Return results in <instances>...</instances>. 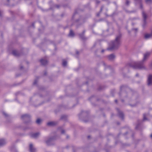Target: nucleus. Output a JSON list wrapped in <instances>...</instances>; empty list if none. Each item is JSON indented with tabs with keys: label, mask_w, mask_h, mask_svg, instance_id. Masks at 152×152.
Returning <instances> with one entry per match:
<instances>
[{
	"label": "nucleus",
	"mask_w": 152,
	"mask_h": 152,
	"mask_svg": "<svg viewBox=\"0 0 152 152\" xmlns=\"http://www.w3.org/2000/svg\"><path fill=\"white\" fill-rule=\"evenodd\" d=\"M76 53L77 54H79V52L78 51H77L76 52Z\"/></svg>",
	"instance_id": "nucleus-33"
},
{
	"label": "nucleus",
	"mask_w": 152,
	"mask_h": 152,
	"mask_svg": "<svg viewBox=\"0 0 152 152\" xmlns=\"http://www.w3.org/2000/svg\"><path fill=\"white\" fill-rule=\"evenodd\" d=\"M40 62L41 64L43 65H46L48 63L47 60L46 59H41L40 60Z\"/></svg>",
	"instance_id": "nucleus-9"
},
{
	"label": "nucleus",
	"mask_w": 152,
	"mask_h": 152,
	"mask_svg": "<svg viewBox=\"0 0 152 152\" xmlns=\"http://www.w3.org/2000/svg\"><path fill=\"white\" fill-rule=\"evenodd\" d=\"M132 30H134L135 31L137 32V31L138 29L137 28H133Z\"/></svg>",
	"instance_id": "nucleus-26"
},
{
	"label": "nucleus",
	"mask_w": 152,
	"mask_h": 152,
	"mask_svg": "<svg viewBox=\"0 0 152 152\" xmlns=\"http://www.w3.org/2000/svg\"><path fill=\"white\" fill-rule=\"evenodd\" d=\"M85 31H84L83 32V33L82 34H79L80 37L83 40L85 39H86L84 36V34L85 33Z\"/></svg>",
	"instance_id": "nucleus-15"
},
{
	"label": "nucleus",
	"mask_w": 152,
	"mask_h": 152,
	"mask_svg": "<svg viewBox=\"0 0 152 152\" xmlns=\"http://www.w3.org/2000/svg\"><path fill=\"white\" fill-rule=\"evenodd\" d=\"M147 114H144L143 115V120L145 121L148 120L147 118H146V116L147 115Z\"/></svg>",
	"instance_id": "nucleus-20"
},
{
	"label": "nucleus",
	"mask_w": 152,
	"mask_h": 152,
	"mask_svg": "<svg viewBox=\"0 0 152 152\" xmlns=\"http://www.w3.org/2000/svg\"><path fill=\"white\" fill-rule=\"evenodd\" d=\"M12 54L15 56H18L20 55L18 52L16 50H14L12 51Z\"/></svg>",
	"instance_id": "nucleus-11"
},
{
	"label": "nucleus",
	"mask_w": 152,
	"mask_h": 152,
	"mask_svg": "<svg viewBox=\"0 0 152 152\" xmlns=\"http://www.w3.org/2000/svg\"><path fill=\"white\" fill-rule=\"evenodd\" d=\"M23 68V66H20V68L21 69H22Z\"/></svg>",
	"instance_id": "nucleus-38"
},
{
	"label": "nucleus",
	"mask_w": 152,
	"mask_h": 152,
	"mask_svg": "<svg viewBox=\"0 0 152 152\" xmlns=\"http://www.w3.org/2000/svg\"><path fill=\"white\" fill-rule=\"evenodd\" d=\"M121 34L119 33L115 38V41L111 42L110 47L107 48L109 50H111L117 49L121 44Z\"/></svg>",
	"instance_id": "nucleus-2"
},
{
	"label": "nucleus",
	"mask_w": 152,
	"mask_h": 152,
	"mask_svg": "<svg viewBox=\"0 0 152 152\" xmlns=\"http://www.w3.org/2000/svg\"><path fill=\"white\" fill-rule=\"evenodd\" d=\"M37 81L36 80H35L34 82L33 83L34 85H35L37 84Z\"/></svg>",
	"instance_id": "nucleus-25"
},
{
	"label": "nucleus",
	"mask_w": 152,
	"mask_h": 152,
	"mask_svg": "<svg viewBox=\"0 0 152 152\" xmlns=\"http://www.w3.org/2000/svg\"><path fill=\"white\" fill-rule=\"evenodd\" d=\"M151 137L152 138V134L151 135Z\"/></svg>",
	"instance_id": "nucleus-47"
},
{
	"label": "nucleus",
	"mask_w": 152,
	"mask_h": 152,
	"mask_svg": "<svg viewBox=\"0 0 152 152\" xmlns=\"http://www.w3.org/2000/svg\"><path fill=\"white\" fill-rule=\"evenodd\" d=\"M150 66L151 67H152V62Z\"/></svg>",
	"instance_id": "nucleus-36"
},
{
	"label": "nucleus",
	"mask_w": 152,
	"mask_h": 152,
	"mask_svg": "<svg viewBox=\"0 0 152 152\" xmlns=\"http://www.w3.org/2000/svg\"><path fill=\"white\" fill-rule=\"evenodd\" d=\"M138 126H139V125H138V124H137V125L136 126V127H135V129H137L138 128Z\"/></svg>",
	"instance_id": "nucleus-29"
},
{
	"label": "nucleus",
	"mask_w": 152,
	"mask_h": 152,
	"mask_svg": "<svg viewBox=\"0 0 152 152\" xmlns=\"http://www.w3.org/2000/svg\"><path fill=\"white\" fill-rule=\"evenodd\" d=\"M53 139H54V138H50L48 139L47 140H46V143L48 145H50V142H51Z\"/></svg>",
	"instance_id": "nucleus-14"
},
{
	"label": "nucleus",
	"mask_w": 152,
	"mask_h": 152,
	"mask_svg": "<svg viewBox=\"0 0 152 152\" xmlns=\"http://www.w3.org/2000/svg\"><path fill=\"white\" fill-rule=\"evenodd\" d=\"M121 94L122 95L124 96L126 94V93L124 91H123L121 92Z\"/></svg>",
	"instance_id": "nucleus-24"
},
{
	"label": "nucleus",
	"mask_w": 152,
	"mask_h": 152,
	"mask_svg": "<svg viewBox=\"0 0 152 152\" xmlns=\"http://www.w3.org/2000/svg\"><path fill=\"white\" fill-rule=\"evenodd\" d=\"M108 68H110V66H107Z\"/></svg>",
	"instance_id": "nucleus-45"
},
{
	"label": "nucleus",
	"mask_w": 152,
	"mask_h": 152,
	"mask_svg": "<svg viewBox=\"0 0 152 152\" xmlns=\"http://www.w3.org/2000/svg\"><path fill=\"white\" fill-rule=\"evenodd\" d=\"M142 16L143 20V24L142 26L143 27H144L146 24V20L147 18V15L144 11H142Z\"/></svg>",
	"instance_id": "nucleus-3"
},
{
	"label": "nucleus",
	"mask_w": 152,
	"mask_h": 152,
	"mask_svg": "<svg viewBox=\"0 0 152 152\" xmlns=\"http://www.w3.org/2000/svg\"><path fill=\"white\" fill-rule=\"evenodd\" d=\"M90 136H88V138H90Z\"/></svg>",
	"instance_id": "nucleus-44"
},
{
	"label": "nucleus",
	"mask_w": 152,
	"mask_h": 152,
	"mask_svg": "<svg viewBox=\"0 0 152 152\" xmlns=\"http://www.w3.org/2000/svg\"><path fill=\"white\" fill-rule=\"evenodd\" d=\"M124 86H121V89H122V88L123 87H124Z\"/></svg>",
	"instance_id": "nucleus-41"
},
{
	"label": "nucleus",
	"mask_w": 152,
	"mask_h": 152,
	"mask_svg": "<svg viewBox=\"0 0 152 152\" xmlns=\"http://www.w3.org/2000/svg\"><path fill=\"white\" fill-rule=\"evenodd\" d=\"M122 101L123 102V100H122Z\"/></svg>",
	"instance_id": "nucleus-51"
},
{
	"label": "nucleus",
	"mask_w": 152,
	"mask_h": 152,
	"mask_svg": "<svg viewBox=\"0 0 152 152\" xmlns=\"http://www.w3.org/2000/svg\"><path fill=\"white\" fill-rule=\"evenodd\" d=\"M83 111H81V113H82Z\"/></svg>",
	"instance_id": "nucleus-49"
},
{
	"label": "nucleus",
	"mask_w": 152,
	"mask_h": 152,
	"mask_svg": "<svg viewBox=\"0 0 152 152\" xmlns=\"http://www.w3.org/2000/svg\"><path fill=\"white\" fill-rule=\"evenodd\" d=\"M117 110L118 112V116L119 117L121 118L122 119H123L124 118L123 113L118 108H117Z\"/></svg>",
	"instance_id": "nucleus-6"
},
{
	"label": "nucleus",
	"mask_w": 152,
	"mask_h": 152,
	"mask_svg": "<svg viewBox=\"0 0 152 152\" xmlns=\"http://www.w3.org/2000/svg\"><path fill=\"white\" fill-rule=\"evenodd\" d=\"M44 75H46V74H47V73H46V72H45L44 73Z\"/></svg>",
	"instance_id": "nucleus-35"
},
{
	"label": "nucleus",
	"mask_w": 152,
	"mask_h": 152,
	"mask_svg": "<svg viewBox=\"0 0 152 152\" xmlns=\"http://www.w3.org/2000/svg\"><path fill=\"white\" fill-rule=\"evenodd\" d=\"M69 35L71 37H73L74 35V34L73 32V31L71 30L70 31V33L69 34Z\"/></svg>",
	"instance_id": "nucleus-16"
},
{
	"label": "nucleus",
	"mask_w": 152,
	"mask_h": 152,
	"mask_svg": "<svg viewBox=\"0 0 152 152\" xmlns=\"http://www.w3.org/2000/svg\"><path fill=\"white\" fill-rule=\"evenodd\" d=\"M115 102H116V103H117V100H115Z\"/></svg>",
	"instance_id": "nucleus-42"
},
{
	"label": "nucleus",
	"mask_w": 152,
	"mask_h": 152,
	"mask_svg": "<svg viewBox=\"0 0 152 152\" xmlns=\"http://www.w3.org/2000/svg\"><path fill=\"white\" fill-rule=\"evenodd\" d=\"M67 62L65 60H63V62H62V65L64 66H66L67 65Z\"/></svg>",
	"instance_id": "nucleus-17"
},
{
	"label": "nucleus",
	"mask_w": 152,
	"mask_h": 152,
	"mask_svg": "<svg viewBox=\"0 0 152 152\" xmlns=\"http://www.w3.org/2000/svg\"><path fill=\"white\" fill-rule=\"evenodd\" d=\"M10 1V0H7V1Z\"/></svg>",
	"instance_id": "nucleus-48"
},
{
	"label": "nucleus",
	"mask_w": 152,
	"mask_h": 152,
	"mask_svg": "<svg viewBox=\"0 0 152 152\" xmlns=\"http://www.w3.org/2000/svg\"><path fill=\"white\" fill-rule=\"evenodd\" d=\"M25 121V122L26 123H27V122H26Z\"/></svg>",
	"instance_id": "nucleus-50"
},
{
	"label": "nucleus",
	"mask_w": 152,
	"mask_h": 152,
	"mask_svg": "<svg viewBox=\"0 0 152 152\" xmlns=\"http://www.w3.org/2000/svg\"><path fill=\"white\" fill-rule=\"evenodd\" d=\"M148 86L152 85V75H149L148 77Z\"/></svg>",
	"instance_id": "nucleus-5"
},
{
	"label": "nucleus",
	"mask_w": 152,
	"mask_h": 152,
	"mask_svg": "<svg viewBox=\"0 0 152 152\" xmlns=\"http://www.w3.org/2000/svg\"><path fill=\"white\" fill-rule=\"evenodd\" d=\"M130 2L128 0H126V2L125 3V4L126 6H129V4Z\"/></svg>",
	"instance_id": "nucleus-22"
},
{
	"label": "nucleus",
	"mask_w": 152,
	"mask_h": 152,
	"mask_svg": "<svg viewBox=\"0 0 152 152\" xmlns=\"http://www.w3.org/2000/svg\"><path fill=\"white\" fill-rule=\"evenodd\" d=\"M56 7L57 8H58L59 7V6L58 5H56Z\"/></svg>",
	"instance_id": "nucleus-30"
},
{
	"label": "nucleus",
	"mask_w": 152,
	"mask_h": 152,
	"mask_svg": "<svg viewBox=\"0 0 152 152\" xmlns=\"http://www.w3.org/2000/svg\"><path fill=\"white\" fill-rule=\"evenodd\" d=\"M32 25L33 26H34V23H33L32 24Z\"/></svg>",
	"instance_id": "nucleus-46"
},
{
	"label": "nucleus",
	"mask_w": 152,
	"mask_h": 152,
	"mask_svg": "<svg viewBox=\"0 0 152 152\" xmlns=\"http://www.w3.org/2000/svg\"><path fill=\"white\" fill-rule=\"evenodd\" d=\"M99 13H98L97 14V16H99Z\"/></svg>",
	"instance_id": "nucleus-40"
},
{
	"label": "nucleus",
	"mask_w": 152,
	"mask_h": 152,
	"mask_svg": "<svg viewBox=\"0 0 152 152\" xmlns=\"http://www.w3.org/2000/svg\"><path fill=\"white\" fill-rule=\"evenodd\" d=\"M29 149L30 152H35L36 151V149L33 147V145L31 144L30 145Z\"/></svg>",
	"instance_id": "nucleus-8"
},
{
	"label": "nucleus",
	"mask_w": 152,
	"mask_h": 152,
	"mask_svg": "<svg viewBox=\"0 0 152 152\" xmlns=\"http://www.w3.org/2000/svg\"><path fill=\"white\" fill-rule=\"evenodd\" d=\"M102 10V7L100 9V12H101Z\"/></svg>",
	"instance_id": "nucleus-39"
},
{
	"label": "nucleus",
	"mask_w": 152,
	"mask_h": 152,
	"mask_svg": "<svg viewBox=\"0 0 152 152\" xmlns=\"http://www.w3.org/2000/svg\"><path fill=\"white\" fill-rule=\"evenodd\" d=\"M67 118V116L66 115H63L61 116V119L62 120H66Z\"/></svg>",
	"instance_id": "nucleus-18"
},
{
	"label": "nucleus",
	"mask_w": 152,
	"mask_h": 152,
	"mask_svg": "<svg viewBox=\"0 0 152 152\" xmlns=\"http://www.w3.org/2000/svg\"><path fill=\"white\" fill-rule=\"evenodd\" d=\"M1 12L0 11V16H1Z\"/></svg>",
	"instance_id": "nucleus-34"
},
{
	"label": "nucleus",
	"mask_w": 152,
	"mask_h": 152,
	"mask_svg": "<svg viewBox=\"0 0 152 152\" xmlns=\"http://www.w3.org/2000/svg\"><path fill=\"white\" fill-rule=\"evenodd\" d=\"M145 2L147 4H150L152 3V0H145Z\"/></svg>",
	"instance_id": "nucleus-19"
},
{
	"label": "nucleus",
	"mask_w": 152,
	"mask_h": 152,
	"mask_svg": "<svg viewBox=\"0 0 152 152\" xmlns=\"http://www.w3.org/2000/svg\"><path fill=\"white\" fill-rule=\"evenodd\" d=\"M30 115L26 114L22 115L21 116V118L23 120H27L28 122L30 121Z\"/></svg>",
	"instance_id": "nucleus-4"
},
{
	"label": "nucleus",
	"mask_w": 152,
	"mask_h": 152,
	"mask_svg": "<svg viewBox=\"0 0 152 152\" xmlns=\"http://www.w3.org/2000/svg\"><path fill=\"white\" fill-rule=\"evenodd\" d=\"M96 3H97V4H99L100 3V1H98L97 0H96Z\"/></svg>",
	"instance_id": "nucleus-27"
},
{
	"label": "nucleus",
	"mask_w": 152,
	"mask_h": 152,
	"mask_svg": "<svg viewBox=\"0 0 152 152\" xmlns=\"http://www.w3.org/2000/svg\"><path fill=\"white\" fill-rule=\"evenodd\" d=\"M151 53L147 52L144 54L142 60L140 61L134 62L133 63L129 64V66L134 69H145L144 65V62L147 60L149 57Z\"/></svg>",
	"instance_id": "nucleus-1"
},
{
	"label": "nucleus",
	"mask_w": 152,
	"mask_h": 152,
	"mask_svg": "<svg viewBox=\"0 0 152 152\" xmlns=\"http://www.w3.org/2000/svg\"><path fill=\"white\" fill-rule=\"evenodd\" d=\"M104 50H102V52H104Z\"/></svg>",
	"instance_id": "nucleus-43"
},
{
	"label": "nucleus",
	"mask_w": 152,
	"mask_h": 152,
	"mask_svg": "<svg viewBox=\"0 0 152 152\" xmlns=\"http://www.w3.org/2000/svg\"><path fill=\"white\" fill-rule=\"evenodd\" d=\"M41 121V120L40 119H38L36 121V123L37 124H39Z\"/></svg>",
	"instance_id": "nucleus-23"
},
{
	"label": "nucleus",
	"mask_w": 152,
	"mask_h": 152,
	"mask_svg": "<svg viewBox=\"0 0 152 152\" xmlns=\"http://www.w3.org/2000/svg\"><path fill=\"white\" fill-rule=\"evenodd\" d=\"M103 64L104 65V66H106V64L104 63H103Z\"/></svg>",
	"instance_id": "nucleus-37"
},
{
	"label": "nucleus",
	"mask_w": 152,
	"mask_h": 152,
	"mask_svg": "<svg viewBox=\"0 0 152 152\" xmlns=\"http://www.w3.org/2000/svg\"><path fill=\"white\" fill-rule=\"evenodd\" d=\"M138 76H139V74L138 73L136 75V76L138 77Z\"/></svg>",
	"instance_id": "nucleus-31"
},
{
	"label": "nucleus",
	"mask_w": 152,
	"mask_h": 152,
	"mask_svg": "<svg viewBox=\"0 0 152 152\" xmlns=\"http://www.w3.org/2000/svg\"><path fill=\"white\" fill-rule=\"evenodd\" d=\"M57 124V122H50L47 123V124L49 126H53Z\"/></svg>",
	"instance_id": "nucleus-13"
},
{
	"label": "nucleus",
	"mask_w": 152,
	"mask_h": 152,
	"mask_svg": "<svg viewBox=\"0 0 152 152\" xmlns=\"http://www.w3.org/2000/svg\"><path fill=\"white\" fill-rule=\"evenodd\" d=\"M140 7L141 8H142V5L141 4H140Z\"/></svg>",
	"instance_id": "nucleus-32"
},
{
	"label": "nucleus",
	"mask_w": 152,
	"mask_h": 152,
	"mask_svg": "<svg viewBox=\"0 0 152 152\" xmlns=\"http://www.w3.org/2000/svg\"><path fill=\"white\" fill-rule=\"evenodd\" d=\"M6 143V142L4 140L2 139H0V147L5 145Z\"/></svg>",
	"instance_id": "nucleus-12"
},
{
	"label": "nucleus",
	"mask_w": 152,
	"mask_h": 152,
	"mask_svg": "<svg viewBox=\"0 0 152 152\" xmlns=\"http://www.w3.org/2000/svg\"><path fill=\"white\" fill-rule=\"evenodd\" d=\"M61 133L62 134H64V130H62L61 131Z\"/></svg>",
	"instance_id": "nucleus-28"
},
{
	"label": "nucleus",
	"mask_w": 152,
	"mask_h": 152,
	"mask_svg": "<svg viewBox=\"0 0 152 152\" xmlns=\"http://www.w3.org/2000/svg\"><path fill=\"white\" fill-rule=\"evenodd\" d=\"M2 113L4 115L5 117H7L9 116V115L7 114L6 113H5L4 112H2Z\"/></svg>",
	"instance_id": "nucleus-21"
},
{
	"label": "nucleus",
	"mask_w": 152,
	"mask_h": 152,
	"mask_svg": "<svg viewBox=\"0 0 152 152\" xmlns=\"http://www.w3.org/2000/svg\"><path fill=\"white\" fill-rule=\"evenodd\" d=\"M115 57V56L113 54H111L108 56V59L111 61H113Z\"/></svg>",
	"instance_id": "nucleus-10"
},
{
	"label": "nucleus",
	"mask_w": 152,
	"mask_h": 152,
	"mask_svg": "<svg viewBox=\"0 0 152 152\" xmlns=\"http://www.w3.org/2000/svg\"><path fill=\"white\" fill-rule=\"evenodd\" d=\"M40 134V133L39 132H37L36 133H32L30 134V136L31 137L36 138L39 137Z\"/></svg>",
	"instance_id": "nucleus-7"
}]
</instances>
